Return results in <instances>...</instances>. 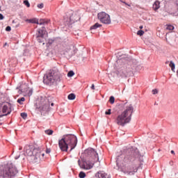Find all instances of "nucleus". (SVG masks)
I'll return each instance as SVG.
<instances>
[{"label":"nucleus","instance_id":"obj_25","mask_svg":"<svg viewBox=\"0 0 178 178\" xmlns=\"http://www.w3.org/2000/svg\"><path fill=\"white\" fill-rule=\"evenodd\" d=\"M26 22H29V23H34L35 24H38V20L35 19H26Z\"/></svg>","mask_w":178,"mask_h":178},{"label":"nucleus","instance_id":"obj_24","mask_svg":"<svg viewBox=\"0 0 178 178\" xmlns=\"http://www.w3.org/2000/svg\"><path fill=\"white\" fill-rule=\"evenodd\" d=\"M19 158H22V159L24 160L25 158H26V154H19V156H16L15 157V159H19Z\"/></svg>","mask_w":178,"mask_h":178},{"label":"nucleus","instance_id":"obj_16","mask_svg":"<svg viewBox=\"0 0 178 178\" xmlns=\"http://www.w3.org/2000/svg\"><path fill=\"white\" fill-rule=\"evenodd\" d=\"M76 52H77V48H76V47H74L73 44L70 45L67 49L69 57L72 58L73 55L76 54Z\"/></svg>","mask_w":178,"mask_h":178},{"label":"nucleus","instance_id":"obj_18","mask_svg":"<svg viewBox=\"0 0 178 178\" xmlns=\"http://www.w3.org/2000/svg\"><path fill=\"white\" fill-rule=\"evenodd\" d=\"M160 3H161L158 1H155L154 3L153 4V9L154 10H158V9L160 8Z\"/></svg>","mask_w":178,"mask_h":178},{"label":"nucleus","instance_id":"obj_34","mask_svg":"<svg viewBox=\"0 0 178 178\" xmlns=\"http://www.w3.org/2000/svg\"><path fill=\"white\" fill-rule=\"evenodd\" d=\"M38 8H39V9H42V8H44V3H40V4H38Z\"/></svg>","mask_w":178,"mask_h":178},{"label":"nucleus","instance_id":"obj_3","mask_svg":"<svg viewBox=\"0 0 178 178\" xmlns=\"http://www.w3.org/2000/svg\"><path fill=\"white\" fill-rule=\"evenodd\" d=\"M85 154L90 157L89 161H83V163H81V161L79 160L78 163L81 169L89 170L90 169H92V166H94L95 162L99 161V159L98 158V153L92 148L86 149Z\"/></svg>","mask_w":178,"mask_h":178},{"label":"nucleus","instance_id":"obj_29","mask_svg":"<svg viewBox=\"0 0 178 178\" xmlns=\"http://www.w3.org/2000/svg\"><path fill=\"white\" fill-rule=\"evenodd\" d=\"M24 101H25L24 97H22V98H20V99H18L17 101V102H18V104H22V102H24Z\"/></svg>","mask_w":178,"mask_h":178},{"label":"nucleus","instance_id":"obj_33","mask_svg":"<svg viewBox=\"0 0 178 178\" xmlns=\"http://www.w3.org/2000/svg\"><path fill=\"white\" fill-rule=\"evenodd\" d=\"M21 116L23 119H26V118H27V113H21Z\"/></svg>","mask_w":178,"mask_h":178},{"label":"nucleus","instance_id":"obj_46","mask_svg":"<svg viewBox=\"0 0 178 178\" xmlns=\"http://www.w3.org/2000/svg\"><path fill=\"white\" fill-rule=\"evenodd\" d=\"M41 155H42V157L44 158V153H42Z\"/></svg>","mask_w":178,"mask_h":178},{"label":"nucleus","instance_id":"obj_35","mask_svg":"<svg viewBox=\"0 0 178 178\" xmlns=\"http://www.w3.org/2000/svg\"><path fill=\"white\" fill-rule=\"evenodd\" d=\"M153 95H155L156 94H158V90L156 89H154L152 91Z\"/></svg>","mask_w":178,"mask_h":178},{"label":"nucleus","instance_id":"obj_32","mask_svg":"<svg viewBox=\"0 0 178 178\" xmlns=\"http://www.w3.org/2000/svg\"><path fill=\"white\" fill-rule=\"evenodd\" d=\"M79 177H80V178H84V177H86V173H85V172H81L79 173Z\"/></svg>","mask_w":178,"mask_h":178},{"label":"nucleus","instance_id":"obj_13","mask_svg":"<svg viewBox=\"0 0 178 178\" xmlns=\"http://www.w3.org/2000/svg\"><path fill=\"white\" fill-rule=\"evenodd\" d=\"M132 69L130 65H124L121 67V69L118 71V74L121 76V77H127L129 73H131Z\"/></svg>","mask_w":178,"mask_h":178},{"label":"nucleus","instance_id":"obj_2","mask_svg":"<svg viewBox=\"0 0 178 178\" xmlns=\"http://www.w3.org/2000/svg\"><path fill=\"white\" fill-rule=\"evenodd\" d=\"M124 106L125 110L122 114L118 115L115 119V123L118 126H122V127L127 124V123H130L131 115H133V112H134V107H133L132 104L125 103Z\"/></svg>","mask_w":178,"mask_h":178},{"label":"nucleus","instance_id":"obj_28","mask_svg":"<svg viewBox=\"0 0 178 178\" xmlns=\"http://www.w3.org/2000/svg\"><path fill=\"white\" fill-rule=\"evenodd\" d=\"M73 76H74V72H73V70H71L67 73V77H73Z\"/></svg>","mask_w":178,"mask_h":178},{"label":"nucleus","instance_id":"obj_19","mask_svg":"<svg viewBox=\"0 0 178 178\" xmlns=\"http://www.w3.org/2000/svg\"><path fill=\"white\" fill-rule=\"evenodd\" d=\"M49 22V20H45L44 19H40V21H38V24H40V26H42L44 24H48Z\"/></svg>","mask_w":178,"mask_h":178},{"label":"nucleus","instance_id":"obj_51","mask_svg":"<svg viewBox=\"0 0 178 178\" xmlns=\"http://www.w3.org/2000/svg\"><path fill=\"white\" fill-rule=\"evenodd\" d=\"M65 69H66V65H64Z\"/></svg>","mask_w":178,"mask_h":178},{"label":"nucleus","instance_id":"obj_20","mask_svg":"<svg viewBox=\"0 0 178 178\" xmlns=\"http://www.w3.org/2000/svg\"><path fill=\"white\" fill-rule=\"evenodd\" d=\"M99 27H102V24H99V23H96L90 27V30H97V29H98Z\"/></svg>","mask_w":178,"mask_h":178},{"label":"nucleus","instance_id":"obj_48","mask_svg":"<svg viewBox=\"0 0 178 178\" xmlns=\"http://www.w3.org/2000/svg\"><path fill=\"white\" fill-rule=\"evenodd\" d=\"M168 64H169V61L165 62V65H168Z\"/></svg>","mask_w":178,"mask_h":178},{"label":"nucleus","instance_id":"obj_40","mask_svg":"<svg viewBox=\"0 0 178 178\" xmlns=\"http://www.w3.org/2000/svg\"><path fill=\"white\" fill-rule=\"evenodd\" d=\"M51 152V149H47L46 153L49 154Z\"/></svg>","mask_w":178,"mask_h":178},{"label":"nucleus","instance_id":"obj_36","mask_svg":"<svg viewBox=\"0 0 178 178\" xmlns=\"http://www.w3.org/2000/svg\"><path fill=\"white\" fill-rule=\"evenodd\" d=\"M111 109H108L107 111L105 112V115H111Z\"/></svg>","mask_w":178,"mask_h":178},{"label":"nucleus","instance_id":"obj_14","mask_svg":"<svg viewBox=\"0 0 178 178\" xmlns=\"http://www.w3.org/2000/svg\"><path fill=\"white\" fill-rule=\"evenodd\" d=\"M47 33V30H45V27H42L41 29L38 30V33H36V37L38 41L39 42H42V40H44V35H45Z\"/></svg>","mask_w":178,"mask_h":178},{"label":"nucleus","instance_id":"obj_5","mask_svg":"<svg viewBox=\"0 0 178 178\" xmlns=\"http://www.w3.org/2000/svg\"><path fill=\"white\" fill-rule=\"evenodd\" d=\"M24 149L26 155L31 156V159L33 163H37V162L41 161V150L40 149L34 148L33 145H26Z\"/></svg>","mask_w":178,"mask_h":178},{"label":"nucleus","instance_id":"obj_22","mask_svg":"<svg viewBox=\"0 0 178 178\" xmlns=\"http://www.w3.org/2000/svg\"><path fill=\"white\" fill-rule=\"evenodd\" d=\"M169 66H170V67H171V70L172 72H175V69L176 67V65H175V63H173V61L170 62Z\"/></svg>","mask_w":178,"mask_h":178},{"label":"nucleus","instance_id":"obj_1","mask_svg":"<svg viewBox=\"0 0 178 178\" xmlns=\"http://www.w3.org/2000/svg\"><path fill=\"white\" fill-rule=\"evenodd\" d=\"M134 156H127L124 157L122 166H121V172L127 175V176H134L138 170V167L134 164Z\"/></svg>","mask_w":178,"mask_h":178},{"label":"nucleus","instance_id":"obj_30","mask_svg":"<svg viewBox=\"0 0 178 178\" xmlns=\"http://www.w3.org/2000/svg\"><path fill=\"white\" fill-rule=\"evenodd\" d=\"M24 4L27 7L30 8V2H29V0L24 1Z\"/></svg>","mask_w":178,"mask_h":178},{"label":"nucleus","instance_id":"obj_12","mask_svg":"<svg viewBox=\"0 0 178 178\" xmlns=\"http://www.w3.org/2000/svg\"><path fill=\"white\" fill-rule=\"evenodd\" d=\"M58 147L61 151L67 152V135H64L63 138L58 140Z\"/></svg>","mask_w":178,"mask_h":178},{"label":"nucleus","instance_id":"obj_7","mask_svg":"<svg viewBox=\"0 0 178 178\" xmlns=\"http://www.w3.org/2000/svg\"><path fill=\"white\" fill-rule=\"evenodd\" d=\"M50 106H54V98L52 97H41L40 106V111L48 112Z\"/></svg>","mask_w":178,"mask_h":178},{"label":"nucleus","instance_id":"obj_37","mask_svg":"<svg viewBox=\"0 0 178 178\" xmlns=\"http://www.w3.org/2000/svg\"><path fill=\"white\" fill-rule=\"evenodd\" d=\"M10 30H12V28L9 26L6 28V31H10Z\"/></svg>","mask_w":178,"mask_h":178},{"label":"nucleus","instance_id":"obj_31","mask_svg":"<svg viewBox=\"0 0 178 178\" xmlns=\"http://www.w3.org/2000/svg\"><path fill=\"white\" fill-rule=\"evenodd\" d=\"M137 35H144V31H143V30H139V31H138V32H137Z\"/></svg>","mask_w":178,"mask_h":178},{"label":"nucleus","instance_id":"obj_15","mask_svg":"<svg viewBox=\"0 0 178 178\" xmlns=\"http://www.w3.org/2000/svg\"><path fill=\"white\" fill-rule=\"evenodd\" d=\"M80 19L81 17L79 13L71 11V13H70V23H76V22H79Z\"/></svg>","mask_w":178,"mask_h":178},{"label":"nucleus","instance_id":"obj_49","mask_svg":"<svg viewBox=\"0 0 178 178\" xmlns=\"http://www.w3.org/2000/svg\"><path fill=\"white\" fill-rule=\"evenodd\" d=\"M171 154H175V151L172 150Z\"/></svg>","mask_w":178,"mask_h":178},{"label":"nucleus","instance_id":"obj_21","mask_svg":"<svg viewBox=\"0 0 178 178\" xmlns=\"http://www.w3.org/2000/svg\"><path fill=\"white\" fill-rule=\"evenodd\" d=\"M67 98L70 101H73V100L76 99V95H74V93H71L68 95Z\"/></svg>","mask_w":178,"mask_h":178},{"label":"nucleus","instance_id":"obj_44","mask_svg":"<svg viewBox=\"0 0 178 178\" xmlns=\"http://www.w3.org/2000/svg\"><path fill=\"white\" fill-rule=\"evenodd\" d=\"M123 3H125V5H127V6H130V4H127L126 2H123Z\"/></svg>","mask_w":178,"mask_h":178},{"label":"nucleus","instance_id":"obj_45","mask_svg":"<svg viewBox=\"0 0 178 178\" xmlns=\"http://www.w3.org/2000/svg\"><path fill=\"white\" fill-rule=\"evenodd\" d=\"M19 151H22V149H23V147H20L19 148Z\"/></svg>","mask_w":178,"mask_h":178},{"label":"nucleus","instance_id":"obj_47","mask_svg":"<svg viewBox=\"0 0 178 178\" xmlns=\"http://www.w3.org/2000/svg\"><path fill=\"white\" fill-rule=\"evenodd\" d=\"M139 29L141 30V29H143V26H140V27H139Z\"/></svg>","mask_w":178,"mask_h":178},{"label":"nucleus","instance_id":"obj_17","mask_svg":"<svg viewBox=\"0 0 178 178\" xmlns=\"http://www.w3.org/2000/svg\"><path fill=\"white\" fill-rule=\"evenodd\" d=\"M97 176L98 178H111V176L108 175V174L101 171L97 173Z\"/></svg>","mask_w":178,"mask_h":178},{"label":"nucleus","instance_id":"obj_39","mask_svg":"<svg viewBox=\"0 0 178 178\" xmlns=\"http://www.w3.org/2000/svg\"><path fill=\"white\" fill-rule=\"evenodd\" d=\"M122 62H123V59H120L117 60V63H122Z\"/></svg>","mask_w":178,"mask_h":178},{"label":"nucleus","instance_id":"obj_11","mask_svg":"<svg viewBox=\"0 0 178 178\" xmlns=\"http://www.w3.org/2000/svg\"><path fill=\"white\" fill-rule=\"evenodd\" d=\"M10 112H12V110L10 109V104H7L0 105V118L10 115Z\"/></svg>","mask_w":178,"mask_h":178},{"label":"nucleus","instance_id":"obj_10","mask_svg":"<svg viewBox=\"0 0 178 178\" xmlns=\"http://www.w3.org/2000/svg\"><path fill=\"white\" fill-rule=\"evenodd\" d=\"M67 144H68V147H70V151L74 149V148H76V146L77 145V138L76 137V136L71 134H68Z\"/></svg>","mask_w":178,"mask_h":178},{"label":"nucleus","instance_id":"obj_4","mask_svg":"<svg viewBox=\"0 0 178 178\" xmlns=\"http://www.w3.org/2000/svg\"><path fill=\"white\" fill-rule=\"evenodd\" d=\"M60 81V72L59 70L54 68L43 77V82L44 84L49 86H56Z\"/></svg>","mask_w":178,"mask_h":178},{"label":"nucleus","instance_id":"obj_43","mask_svg":"<svg viewBox=\"0 0 178 178\" xmlns=\"http://www.w3.org/2000/svg\"><path fill=\"white\" fill-rule=\"evenodd\" d=\"M120 158H118V159H117V165H119V162H120Z\"/></svg>","mask_w":178,"mask_h":178},{"label":"nucleus","instance_id":"obj_42","mask_svg":"<svg viewBox=\"0 0 178 178\" xmlns=\"http://www.w3.org/2000/svg\"><path fill=\"white\" fill-rule=\"evenodd\" d=\"M175 5H176V6H177V10H178V0H176Z\"/></svg>","mask_w":178,"mask_h":178},{"label":"nucleus","instance_id":"obj_26","mask_svg":"<svg viewBox=\"0 0 178 178\" xmlns=\"http://www.w3.org/2000/svg\"><path fill=\"white\" fill-rule=\"evenodd\" d=\"M166 30H169L170 31H172V30H175V26L172 25H166Z\"/></svg>","mask_w":178,"mask_h":178},{"label":"nucleus","instance_id":"obj_27","mask_svg":"<svg viewBox=\"0 0 178 178\" xmlns=\"http://www.w3.org/2000/svg\"><path fill=\"white\" fill-rule=\"evenodd\" d=\"M109 102L113 105V104H115V97L111 96L109 99Z\"/></svg>","mask_w":178,"mask_h":178},{"label":"nucleus","instance_id":"obj_23","mask_svg":"<svg viewBox=\"0 0 178 178\" xmlns=\"http://www.w3.org/2000/svg\"><path fill=\"white\" fill-rule=\"evenodd\" d=\"M44 133L48 136H52V134H54V131L52 129H47L44 131Z\"/></svg>","mask_w":178,"mask_h":178},{"label":"nucleus","instance_id":"obj_6","mask_svg":"<svg viewBox=\"0 0 178 178\" xmlns=\"http://www.w3.org/2000/svg\"><path fill=\"white\" fill-rule=\"evenodd\" d=\"M16 175H17V169L12 163H8L0 170V176L3 178H15Z\"/></svg>","mask_w":178,"mask_h":178},{"label":"nucleus","instance_id":"obj_50","mask_svg":"<svg viewBox=\"0 0 178 178\" xmlns=\"http://www.w3.org/2000/svg\"><path fill=\"white\" fill-rule=\"evenodd\" d=\"M6 45H8V43L4 44V47H6Z\"/></svg>","mask_w":178,"mask_h":178},{"label":"nucleus","instance_id":"obj_8","mask_svg":"<svg viewBox=\"0 0 178 178\" xmlns=\"http://www.w3.org/2000/svg\"><path fill=\"white\" fill-rule=\"evenodd\" d=\"M97 17L101 23L104 24H111L112 21L111 19V15L105 12H100L97 14Z\"/></svg>","mask_w":178,"mask_h":178},{"label":"nucleus","instance_id":"obj_41","mask_svg":"<svg viewBox=\"0 0 178 178\" xmlns=\"http://www.w3.org/2000/svg\"><path fill=\"white\" fill-rule=\"evenodd\" d=\"M91 88L92 90H95V86L94 85V83L92 84Z\"/></svg>","mask_w":178,"mask_h":178},{"label":"nucleus","instance_id":"obj_9","mask_svg":"<svg viewBox=\"0 0 178 178\" xmlns=\"http://www.w3.org/2000/svg\"><path fill=\"white\" fill-rule=\"evenodd\" d=\"M16 90H19V94H26L29 97H31V95H33V89H30L27 83L22 84L19 88L17 87Z\"/></svg>","mask_w":178,"mask_h":178},{"label":"nucleus","instance_id":"obj_38","mask_svg":"<svg viewBox=\"0 0 178 178\" xmlns=\"http://www.w3.org/2000/svg\"><path fill=\"white\" fill-rule=\"evenodd\" d=\"M3 19H4L3 15L0 13V20H3Z\"/></svg>","mask_w":178,"mask_h":178}]
</instances>
